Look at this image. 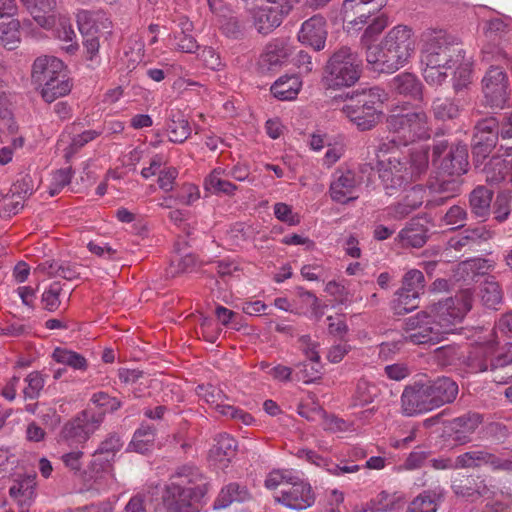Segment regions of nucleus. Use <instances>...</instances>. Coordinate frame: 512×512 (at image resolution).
I'll return each instance as SVG.
<instances>
[{
	"label": "nucleus",
	"mask_w": 512,
	"mask_h": 512,
	"mask_svg": "<svg viewBox=\"0 0 512 512\" xmlns=\"http://www.w3.org/2000/svg\"><path fill=\"white\" fill-rule=\"evenodd\" d=\"M386 127L394 135L377 149L379 178L386 194L393 195L418 180L429 167V147L421 145L404 153L401 146L412 143L409 113L406 107H395L386 118Z\"/></svg>",
	"instance_id": "f257e3e1"
},
{
	"label": "nucleus",
	"mask_w": 512,
	"mask_h": 512,
	"mask_svg": "<svg viewBox=\"0 0 512 512\" xmlns=\"http://www.w3.org/2000/svg\"><path fill=\"white\" fill-rule=\"evenodd\" d=\"M412 30L404 25L393 27L378 45H367L366 61L377 72L394 73L402 68L414 52Z\"/></svg>",
	"instance_id": "f03ea898"
},
{
	"label": "nucleus",
	"mask_w": 512,
	"mask_h": 512,
	"mask_svg": "<svg viewBox=\"0 0 512 512\" xmlns=\"http://www.w3.org/2000/svg\"><path fill=\"white\" fill-rule=\"evenodd\" d=\"M207 485L200 471L191 466L181 467L166 486L162 503L155 512H198L196 503L204 497Z\"/></svg>",
	"instance_id": "7ed1b4c3"
},
{
	"label": "nucleus",
	"mask_w": 512,
	"mask_h": 512,
	"mask_svg": "<svg viewBox=\"0 0 512 512\" xmlns=\"http://www.w3.org/2000/svg\"><path fill=\"white\" fill-rule=\"evenodd\" d=\"M362 73V61L357 52L342 46L332 53L326 62L322 82L329 89L353 86Z\"/></svg>",
	"instance_id": "20e7f679"
},
{
	"label": "nucleus",
	"mask_w": 512,
	"mask_h": 512,
	"mask_svg": "<svg viewBox=\"0 0 512 512\" xmlns=\"http://www.w3.org/2000/svg\"><path fill=\"white\" fill-rule=\"evenodd\" d=\"M421 62L452 69L464 61L465 53L456 38L443 30H429L422 34Z\"/></svg>",
	"instance_id": "39448f33"
},
{
	"label": "nucleus",
	"mask_w": 512,
	"mask_h": 512,
	"mask_svg": "<svg viewBox=\"0 0 512 512\" xmlns=\"http://www.w3.org/2000/svg\"><path fill=\"white\" fill-rule=\"evenodd\" d=\"M387 99V94L380 87L370 88L358 96L356 100L343 106V113L361 131L370 130L378 123L381 115V105Z\"/></svg>",
	"instance_id": "423d86ee"
},
{
	"label": "nucleus",
	"mask_w": 512,
	"mask_h": 512,
	"mask_svg": "<svg viewBox=\"0 0 512 512\" xmlns=\"http://www.w3.org/2000/svg\"><path fill=\"white\" fill-rule=\"evenodd\" d=\"M473 293L470 289H463L454 297L440 300L429 306L426 311L442 334L453 330V326L461 322L472 308Z\"/></svg>",
	"instance_id": "0eeeda50"
},
{
	"label": "nucleus",
	"mask_w": 512,
	"mask_h": 512,
	"mask_svg": "<svg viewBox=\"0 0 512 512\" xmlns=\"http://www.w3.org/2000/svg\"><path fill=\"white\" fill-rule=\"evenodd\" d=\"M104 417V412H97L92 409L79 412L63 425L59 433V444L78 447L86 443L99 429Z\"/></svg>",
	"instance_id": "6e6552de"
},
{
	"label": "nucleus",
	"mask_w": 512,
	"mask_h": 512,
	"mask_svg": "<svg viewBox=\"0 0 512 512\" xmlns=\"http://www.w3.org/2000/svg\"><path fill=\"white\" fill-rule=\"evenodd\" d=\"M498 342L495 339L480 343L472 348L464 360L467 370L471 373L496 371L512 364V355L502 353L495 355Z\"/></svg>",
	"instance_id": "1a4fd4ad"
},
{
	"label": "nucleus",
	"mask_w": 512,
	"mask_h": 512,
	"mask_svg": "<svg viewBox=\"0 0 512 512\" xmlns=\"http://www.w3.org/2000/svg\"><path fill=\"white\" fill-rule=\"evenodd\" d=\"M442 160L439 169L449 176H460L468 169V150L466 145L448 146L447 141L441 140L433 145V161L440 157Z\"/></svg>",
	"instance_id": "9d476101"
},
{
	"label": "nucleus",
	"mask_w": 512,
	"mask_h": 512,
	"mask_svg": "<svg viewBox=\"0 0 512 512\" xmlns=\"http://www.w3.org/2000/svg\"><path fill=\"white\" fill-rule=\"evenodd\" d=\"M362 180L350 169L338 168L331 176L329 195L332 201L348 204L360 196Z\"/></svg>",
	"instance_id": "9b49d317"
},
{
	"label": "nucleus",
	"mask_w": 512,
	"mask_h": 512,
	"mask_svg": "<svg viewBox=\"0 0 512 512\" xmlns=\"http://www.w3.org/2000/svg\"><path fill=\"white\" fill-rule=\"evenodd\" d=\"M443 337L426 311L406 319L404 339L412 344L437 343Z\"/></svg>",
	"instance_id": "f8f14e48"
},
{
	"label": "nucleus",
	"mask_w": 512,
	"mask_h": 512,
	"mask_svg": "<svg viewBox=\"0 0 512 512\" xmlns=\"http://www.w3.org/2000/svg\"><path fill=\"white\" fill-rule=\"evenodd\" d=\"M274 500L292 510H305L315 503V494L309 483L301 480L297 475L286 488L274 494Z\"/></svg>",
	"instance_id": "ddd939ff"
},
{
	"label": "nucleus",
	"mask_w": 512,
	"mask_h": 512,
	"mask_svg": "<svg viewBox=\"0 0 512 512\" xmlns=\"http://www.w3.org/2000/svg\"><path fill=\"white\" fill-rule=\"evenodd\" d=\"M485 99L491 107L502 108L509 98V82L506 73L498 66H491L483 80Z\"/></svg>",
	"instance_id": "4468645a"
},
{
	"label": "nucleus",
	"mask_w": 512,
	"mask_h": 512,
	"mask_svg": "<svg viewBox=\"0 0 512 512\" xmlns=\"http://www.w3.org/2000/svg\"><path fill=\"white\" fill-rule=\"evenodd\" d=\"M502 123L494 117L482 119L475 126L473 135V153L477 157H487L495 148L498 135H501Z\"/></svg>",
	"instance_id": "2eb2a0df"
},
{
	"label": "nucleus",
	"mask_w": 512,
	"mask_h": 512,
	"mask_svg": "<svg viewBox=\"0 0 512 512\" xmlns=\"http://www.w3.org/2000/svg\"><path fill=\"white\" fill-rule=\"evenodd\" d=\"M293 53V46L287 38L272 39L266 46L259 59V67L263 72H269L281 67Z\"/></svg>",
	"instance_id": "dca6fc26"
},
{
	"label": "nucleus",
	"mask_w": 512,
	"mask_h": 512,
	"mask_svg": "<svg viewBox=\"0 0 512 512\" xmlns=\"http://www.w3.org/2000/svg\"><path fill=\"white\" fill-rule=\"evenodd\" d=\"M459 469L489 465L492 470H512V461L501 459L487 450H471L457 456Z\"/></svg>",
	"instance_id": "f3484780"
},
{
	"label": "nucleus",
	"mask_w": 512,
	"mask_h": 512,
	"mask_svg": "<svg viewBox=\"0 0 512 512\" xmlns=\"http://www.w3.org/2000/svg\"><path fill=\"white\" fill-rule=\"evenodd\" d=\"M426 191L421 185H414L401 201L392 204L386 208L388 219L402 220L409 216L413 211L417 210L424 202Z\"/></svg>",
	"instance_id": "a211bd4d"
},
{
	"label": "nucleus",
	"mask_w": 512,
	"mask_h": 512,
	"mask_svg": "<svg viewBox=\"0 0 512 512\" xmlns=\"http://www.w3.org/2000/svg\"><path fill=\"white\" fill-rule=\"evenodd\" d=\"M326 37V21L321 16H313L304 21L298 32V40L316 51L324 49Z\"/></svg>",
	"instance_id": "6ab92c4d"
},
{
	"label": "nucleus",
	"mask_w": 512,
	"mask_h": 512,
	"mask_svg": "<svg viewBox=\"0 0 512 512\" xmlns=\"http://www.w3.org/2000/svg\"><path fill=\"white\" fill-rule=\"evenodd\" d=\"M400 403L401 413L404 416L413 417L430 412L420 382H414L404 388Z\"/></svg>",
	"instance_id": "aec40b11"
},
{
	"label": "nucleus",
	"mask_w": 512,
	"mask_h": 512,
	"mask_svg": "<svg viewBox=\"0 0 512 512\" xmlns=\"http://www.w3.org/2000/svg\"><path fill=\"white\" fill-rule=\"evenodd\" d=\"M483 417L476 412H468L450 422L452 438L458 444L464 445L471 441L472 434L482 423Z\"/></svg>",
	"instance_id": "412c9836"
},
{
	"label": "nucleus",
	"mask_w": 512,
	"mask_h": 512,
	"mask_svg": "<svg viewBox=\"0 0 512 512\" xmlns=\"http://www.w3.org/2000/svg\"><path fill=\"white\" fill-rule=\"evenodd\" d=\"M76 20L83 36L96 35L101 29H108L111 25L103 10L81 9L76 13Z\"/></svg>",
	"instance_id": "4be33fe9"
},
{
	"label": "nucleus",
	"mask_w": 512,
	"mask_h": 512,
	"mask_svg": "<svg viewBox=\"0 0 512 512\" xmlns=\"http://www.w3.org/2000/svg\"><path fill=\"white\" fill-rule=\"evenodd\" d=\"M63 74H65L64 63L56 57L44 56L34 61L32 78L40 86Z\"/></svg>",
	"instance_id": "5701e85b"
},
{
	"label": "nucleus",
	"mask_w": 512,
	"mask_h": 512,
	"mask_svg": "<svg viewBox=\"0 0 512 512\" xmlns=\"http://www.w3.org/2000/svg\"><path fill=\"white\" fill-rule=\"evenodd\" d=\"M492 238V232L484 225L463 230L459 235L452 237L448 244L451 248L460 251L462 249L472 250L474 247Z\"/></svg>",
	"instance_id": "b1692460"
},
{
	"label": "nucleus",
	"mask_w": 512,
	"mask_h": 512,
	"mask_svg": "<svg viewBox=\"0 0 512 512\" xmlns=\"http://www.w3.org/2000/svg\"><path fill=\"white\" fill-rule=\"evenodd\" d=\"M486 182L498 185L502 182L512 183V156L502 158L494 156L484 168Z\"/></svg>",
	"instance_id": "393cba45"
},
{
	"label": "nucleus",
	"mask_w": 512,
	"mask_h": 512,
	"mask_svg": "<svg viewBox=\"0 0 512 512\" xmlns=\"http://www.w3.org/2000/svg\"><path fill=\"white\" fill-rule=\"evenodd\" d=\"M35 479L23 477L16 479L9 488L10 496L17 502L19 512H27L35 497Z\"/></svg>",
	"instance_id": "a878e982"
},
{
	"label": "nucleus",
	"mask_w": 512,
	"mask_h": 512,
	"mask_svg": "<svg viewBox=\"0 0 512 512\" xmlns=\"http://www.w3.org/2000/svg\"><path fill=\"white\" fill-rule=\"evenodd\" d=\"M166 130L169 140L173 143H183L191 134V127L187 118L178 109L170 110Z\"/></svg>",
	"instance_id": "bb28decb"
},
{
	"label": "nucleus",
	"mask_w": 512,
	"mask_h": 512,
	"mask_svg": "<svg viewBox=\"0 0 512 512\" xmlns=\"http://www.w3.org/2000/svg\"><path fill=\"white\" fill-rule=\"evenodd\" d=\"M123 442L120 437L116 434H110L106 437L98 446L93 454L91 466L94 470L95 467L100 466V469H104V466L114 459L116 453L122 448Z\"/></svg>",
	"instance_id": "cd10ccee"
},
{
	"label": "nucleus",
	"mask_w": 512,
	"mask_h": 512,
	"mask_svg": "<svg viewBox=\"0 0 512 512\" xmlns=\"http://www.w3.org/2000/svg\"><path fill=\"white\" fill-rule=\"evenodd\" d=\"M427 228L418 219H411L398 233L397 239L405 247H422L427 241Z\"/></svg>",
	"instance_id": "c85d7f7f"
},
{
	"label": "nucleus",
	"mask_w": 512,
	"mask_h": 512,
	"mask_svg": "<svg viewBox=\"0 0 512 512\" xmlns=\"http://www.w3.org/2000/svg\"><path fill=\"white\" fill-rule=\"evenodd\" d=\"M405 501L406 496L403 492L383 490L373 497L368 505L372 511L389 512L400 509Z\"/></svg>",
	"instance_id": "c756f323"
},
{
	"label": "nucleus",
	"mask_w": 512,
	"mask_h": 512,
	"mask_svg": "<svg viewBox=\"0 0 512 512\" xmlns=\"http://www.w3.org/2000/svg\"><path fill=\"white\" fill-rule=\"evenodd\" d=\"M437 408L452 403L459 392L458 384L449 377H438L430 381Z\"/></svg>",
	"instance_id": "7c9ffc66"
},
{
	"label": "nucleus",
	"mask_w": 512,
	"mask_h": 512,
	"mask_svg": "<svg viewBox=\"0 0 512 512\" xmlns=\"http://www.w3.org/2000/svg\"><path fill=\"white\" fill-rule=\"evenodd\" d=\"M408 113L412 142L430 138L432 127L427 113L420 108L415 110L408 109Z\"/></svg>",
	"instance_id": "2f4dec72"
},
{
	"label": "nucleus",
	"mask_w": 512,
	"mask_h": 512,
	"mask_svg": "<svg viewBox=\"0 0 512 512\" xmlns=\"http://www.w3.org/2000/svg\"><path fill=\"white\" fill-rule=\"evenodd\" d=\"M30 11L33 19L41 27L51 25L52 13L57 5V0H21Z\"/></svg>",
	"instance_id": "473e14b6"
},
{
	"label": "nucleus",
	"mask_w": 512,
	"mask_h": 512,
	"mask_svg": "<svg viewBox=\"0 0 512 512\" xmlns=\"http://www.w3.org/2000/svg\"><path fill=\"white\" fill-rule=\"evenodd\" d=\"M237 441L229 434L222 433L215 438V444L210 449L209 455L215 461L228 463L235 456Z\"/></svg>",
	"instance_id": "72a5a7b5"
},
{
	"label": "nucleus",
	"mask_w": 512,
	"mask_h": 512,
	"mask_svg": "<svg viewBox=\"0 0 512 512\" xmlns=\"http://www.w3.org/2000/svg\"><path fill=\"white\" fill-rule=\"evenodd\" d=\"M204 187L213 194L234 195L237 186L225 177V168L217 167L205 178Z\"/></svg>",
	"instance_id": "f704fd0d"
},
{
	"label": "nucleus",
	"mask_w": 512,
	"mask_h": 512,
	"mask_svg": "<svg viewBox=\"0 0 512 512\" xmlns=\"http://www.w3.org/2000/svg\"><path fill=\"white\" fill-rule=\"evenodd\" d=\"M302 86L297 75H285L277 79L271 86V93L279 100H292L296 98Z\"/></svg>",
	"instance_id": "c9c22d12"
},
{
	"label": "nucleus",
	"mask_w": 512,
	"mask_h": 512,
	"mask_svg": "<svg viewBox=\"0 0 512 512\" xmlns=\"http://www.w3.org/2000/svg\"><path fill=\"white\" fill-rule=\"evenodd\" d=\"M250 498V494L245 486L238 483H230L220 491L213 507L215 510L224 509L233 502H244Z\"/></svg>",
	"instance_id": "e433bc0d"
},
{
	"label": "nucleus",
	"mask_w": 512,
	"mask_h": 512,
	"mask_svg": "<svg viewBox=\"0 0 512 512\" xmlns=\"http://www.w3.org/2000/svg\"><path fill=\"white\" fill-rule=\"evenodd\" d=\"M493 192L484 186L476 187L469 197L472 213L479 218H486L490 214Z\"/></svg>",
	"instance_id": "4c0bfd02"
},
{
	"label": "nucleus",
	"mask_w": 512,
	"mask_h": 512,
	"mask_svg": "<svg viewBox=\"0 0 512 512\" xmlns=\"http://www.w3.org/2000/svg\"><path fill=\"white\" fill-rule=\"evenodd\" d=\"M391 88L398 94L417 98L421 95V82L411 73H401L391 80Z\"/></svg>",
	"instance_id": "58836bf2"
},
{
	"label": "nucleus",
	"mask_w": 512,
	"mask_h": 512,
	"mask_svg": "<svg viewBox=\"0 0 512 512\" xmlns=\"http://www.w3.org/2000/svg\"><path fill=\"white\" fill-rule=\"evenodd\" d=\"M303 352L309 361L312 362L311 372L307 371L306 363H299L297 367L299 368L300 379L303 380L304 383H310L320 378L321 375V364H320V355L317 351V344H312V346L304 347Z\"/></svg>",
	"instance_id": "ea45409f"
},
{
	"label": "nucleus",
	"mask_w": 512,
	"mask_h": 512,
	"mask_svg": "<svg viewBox=\"0 0 512 512\" xmlns=\"http://www.w3.org/2000/svg\"><path fill=\"white\" fill-rule=\"evenodd\" d=\"M52 357L57 363L77 371L84 372L88 368L87 359L82 354L66 348H55Z\"/></svg>",
	"instance_id": "a19ab883"
},
{
	"label": "nucleus",
	"mask_w": 512,
	"mask_h": 512,
	"mask_svg": "<svg viewBox=\"0 0 512 512\" xmlns=\"http://www.w3.org/2000/svg\"><path fill=\"white\" fill-rule=\"evenodd\" d=\"M155 441V429L152 426L142 424L134 433L129 444L131 450L145 454L150 451Z\"/></svg>",
	"instance_id": "79ce46f5"
},
{
	"label": "nucleus",
	"mask_w": 512,
	"mask_h": 512,
	"mask_svg": "<svg viewBox=\"0 0 512 512\" xmlns=\"http://www.w3.org/2000/svg\"><path fill=\"white\" fill-rule=\"evenodd\" d=\"M19 28L20 23L17 19H0V44L9 50L16 48L20 42Z\"/></svg>",
	"instance_id": "37998d69"
},
{
	"label": "nucleus",
	"mask_w": 512,
	"mask_h": 512,
	"mask_svg": "<svg viewBox=\"0 0 512 512\" xmlns=\"http://www.w3.org/2000/svg\"><path fill=\"white\" fill-rule=\"evenodd\" d=\"M70 90L71 85L66 74H63L43 84L41 94L46 102L51 103L57 98L68 94Z\"/></svg>",
	"instance_id": "c03bdc74"
},
{
	"label": "nucleus",
	"mask_w": 512,
	"mask_h": 512,
	"mask_svg": "<svg viewBox=\"0 0 512 512\" xmlns=\"http://www.w3.org/2000/svg\"><path fill=\"white\" fill-rule=\"evenodd\" d=\"M441 498L436 492L424 491L410 502L406 512H437Z\"/></svg>",
	"instance_id": "a18cd8bd"
},
{
	"label": "nucleus",
	"mask_w": 512,
	"mask_h": 512,
	"mask_svg": "<svg viewBox=\"0 0 512 512\" xmlns=\"http://www.w3.org/2000/svg\"><path fill=\"white\" fill-rule=\"evenodd\" d=\"M195 392L215 410L228 398L220 387L212 384H200L196 387Z\"/></svg>",
	"instance_id": "49530a36"
},
{
	"label": "nucleus",
	"mask_w": 512,
	"mask_h": 512,
	"mask_svg": "<svg viewBox=\"0 0 512 512\" xmlns=\"http://www.w3.org/2000/svg\"><path fill=\"white\" fill-rule=\"evenodd\" d=\"M480 297L483 305L495 309L502 301V291L495 281H485L480 289Z\"/></svg>",
	"instance_id": "de8ad7c7"
},
{
	"label": "nucleus",
	"mask_w": 512,
	"mask_h": 512,
	"mask_svg": "<svg viewBox=\"0 0 512 512\" xmlns=\"http://www.w3.org/2000/svg\"><path fill=\"white\" fill-rule=\"evenodd\" d=\"M432 110L435 118L448 120L456 118L459 114V106L448 98H437L433 101Z\"/></svg>",
	"instance_id": "09e8293b"
},
{
	"label": "nucleus",
	"mask_w": 512,
	"mask_h": 512,
	"mask_svg": "<svg viewBox=\"0 0 512 512\" xmlns=\"http://www.w3.org/2000/svg\"><path fill=\"white\" fill-rule=\"evenodd\" d=\"M425 278L420 270H409L403 277L402 287L400 290L411 292V295H420L424 291Z\"/></svg>",
	"instance_id": "8fccbe9b"
},
{
	"label": "nucleus",
	"mask_w": 512,
	"mask_h": 512,
	"mask_svg": "<svg viewBox=\"0 0 512 512\" xmlns=\"http://www.w3.org/2000/svg\"><path fill=\"white\" fill-rule=\"evenodd\" d=\"M74 171L71 167L61 168L52 173L51 182L48 187L50 196H55L71 183Z\"/></svg>",
	"instance_id": "3c124183"
},
{
	"label": "nucleus",
	"mask_w": 512,
	"mask_h": 512,
	"mask_svg": "<svg viewBox=\"0 0 512 512\" xmlns=\"http://www.w3.org/2000/svg\"><path fill=\"white\" fill-rule=\"evenodd\" d=\"M62 292V285L60 282H53L47 289L44 290L41 302L43 308L49 312L56 311L60 304V294Z\"/></svg>",
	"instance_id": "603ef678"
},
{
	"label": "nucleus",
	"mask_w": 512,
	"mask_h": 512,
	"mask_svg": "<svg viewBox=\"0 0 512 512\" xmlns=\"http://www.w3.org/2000/svg\"><path fill=\"white\" fill-rule=\"evenodd\" d=\"M379 394V388L366 379H360L356 386V399L359 404L364 406L372 403Z\"/></svg>",
	"instance_id": "864d4df0"
},
{
	"label": "nucleus",
	"mask_w": 512,
	"mask_h": 512,
	"mask_svg": "<svg viewBox=\"0 0 512 512\" xmlns=\"http://www.w3.org/2000/svg\"><path fill=\"white\" fill-rule=\"evenodd\" d=\"M295 474L291 470H273L265 479L267 489L286 488L291 481H294Z\"/></svg>",
	"instance_id": "5fc2aeb1"
},
{
	"label": "nucleus",
	"mask_w": 512,
	"mask_h": 512,
	"mask_svg": "<svg viewBox=\"0 0 512 512\" xmlns=\"http://www.w3.org/2000/svg\"><path fill=\"white\" fill-rule=\"evenodd\" d=\"M420 295H411V292L399 290L394 299V310L398 314L408 313L418 307V298Z\"/></svg>",
	"instance_id": "6e6d98bb"
},
{
	"label": "nucleus",
	"mask_w": 512,
	"mask_h": 512,
	"mask_svg": "<svg viewBox=\"0 0 512 512\" xmlns=\"http://www.w3.org/2000/svg\"><path fill=\"white\" fill-rule=\"evenodd\" d=\"M25 382L27 385L23 390L24 397L26 399H36L45 384L42 374L38 371H33L26 376Z\"/></svg>",
	"instance_id": "4d7b16f0"
},
{
	"label": "nucleus",
	"mask_w": 512,
	"mask_h": 512,
	"mask_svg": "<svg viewBox=\"0 0 512 512\" xmlns=\"http://www.w3.org/2000/svg\"><path fill=\"white\" fill-rule=\"evenodd\" d=\"M387 24L388 20L384 14L374 18L372 23L367 26L361 37V42L365 46V49L367 48V45H372L371 41H373V39L384 30Z\"/></svg>",
	"instance_id": "13d9d810"
},
{
	"label": "nucleus",
	"mask_w": 512,
	"mask_h": 512,
	"mask_svg": "<svg viewBox=\"0 0 512 512\" xmlns=\"http://www.w3.org/2000/svg\"><path fill=\"white\" fill-rule=\"evenodd\" d=\"M476 477L468 476L453 481V492L463 498L474 500V485Z\"/></svg>",
	"instance_id": "bf43d9fd"
},
{
	"label": "nucleus",
	"mask_w": 512,
	"mask_h": 512,
	"mask_svg": "<svg viewBox=\"0 0 512 512\" xmlns=\"http://www.w3.org/2000/svg\"><path fill=\"white\" fill-rule=\"evenodd\" d=\"M467 219L466 210L458 205H454L449 208L446 214L442 218V222L447 226L453 228H460L464 226V222Z\"/></svg>",
	"instance_id": "052dcab7"
},
{
	"label": "nucleus",
	"mask_w": 512,
	"mask_h": 512,
	"mask_svg": "<svg viewBox=\"0 0 512 512\" xmlns=\"http://www.w3.org/2000/svg\"><path fill=\"white\" fill-rule=\"evenodd\" d=\"M275 217L288 225L295 226L300 223V218L293 213L292 207L286 203L278 202L273 207Z\"/></svg>",
	"instance_id": "680f3d73"
},
{
	"label": "nucleus",
	"mask_w": 512,
	"mask_h": 512,
	"mask_svg": "<svg viewBox=\"0 0 512 512\" xmlns=\"http://www.w3.org/2000/svg\"><path fill=\"white\" fill-rule=\"evenodd\" d=\"M84 457L83 451L79 450L78 447L76 449L63 453L61 455V461L64 466L72 471L74 474H78L82 470V459Z\"/></svg>",
	"instance_id": "e2e57ef3"
},
{
	"label": "nucleus",
	"mask_w": 512,
	"mask_h": 512,
	"mask_svg": "<svg viewBox=\"0 0 512 512\" xmlns=\"http://www.w3.org/2000/svg\"><path fill=\"white\" fill-rule=\"evenodd\" d=\"M91 402L110 412L117 411L122 406V402L119 399L102 391L94 393L91 397Z\"/></svg>",
	"instance_id": "0e129e2a"
},
{
	"label": "nucleus",
	"mask_w": 512,
	"mask_h": 512,
	"mask_svg": "<svg viewBox=\"0 0 512 512\" xmlns=\"http://www.w3.org/2000/svg\"><path fill=\"white\" fill-rule=\"evenodd\" d=\"M87 249L94 255L106 259L115 260L117 259L118 251L114 249L109 243L90 241L87 244Z\"/></svg>",
	"instance_id": "69168bd1"
},
{
	"label": "nucleus",
	"mask_w": 512,
	"mask_h": 512,
	"mask_svg": "<svg viewBox=\"0 0 512 512\" xmlns=\"http://www.w3.org/2000/svg\"><path fill=\"white\" fill-rule=\"evenodd\" d=\"M177 177L178 170L175 167H165L159 170L157 179L159 188L164 192L172 191Z\"/></svg>",
	"instance_id": "338daca9"
},
{
	"label": "nucleus",
	"mask_w": 512,
	"mask_h": 512,
	"mask_svg": "<svg viewBox=\"0 0 512 512\" xmlns=\"http://www.w3.org/2000/svg\"><path fill=\"white\" fill-rule=\"evenodd\" d=\"M200 198V192L197 186L187 183L184 184L181 190L175 195V201L183 205H192Z\"/></svg>",
	"instance_id": "774afa93"
}]
</instances>
